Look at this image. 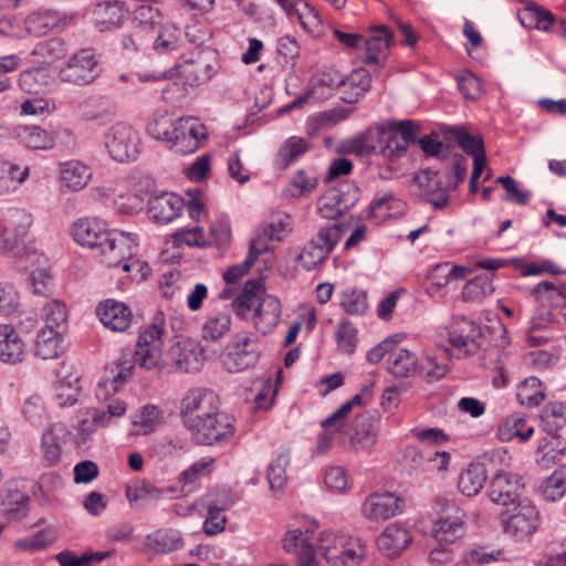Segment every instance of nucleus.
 <instances>
[{"mask_svg":"<svg viewBox=\"0 0 566 566\" xmlns=\"http://www.w3.org/2000/svg\"><path fill=\"white\" fill-rule=\"evenodd\" d=\"M158 321L157 318L138 337L136 356L140 367L155 368L163 359L164 364L172 370L189 373L191 370L188 363L189 354L184 352L178 344L172 345L164 355L161 354L164 328Z\"/></svg>","mask_w":566,"mask_h":566,"instance_id":"1","label":"nucleus"},{"mask_svg":"<svg viewBox=\"0 0 566 566\" xmlns=\"http://www.w3.org/2000/svg\"><path fill=\"white\" fill-rule=\"evenodd\" d=\"M499 520L503 533L515 543H528L542 525L541 512L528 500L507 507Z\"/></svg>","mask_w":566,"mask_h":566,"instance_id":"2","label":"nucleus"},{"mask_svg":"<svg viewBox=\"0 0 566 566\" xmlns=\"http://www.w3.org/2000/svg\"><path fill=\"white\" fill-rule=\"evenodd\" d=\"M541 428L551 436V439L544 438L538 442L537 452L544 457L552 454H564L566 450V440L562 439L559 431L566 426V402L549 401L541 411Z\"/></svg>","mask_w":566,"mask_h":566,"instance_id":"3","label":"nucleus"},{"mask_svg":"<svg viewBox=\"0 0 566 566\" xmlns=\"http://www.w3.org/2000/svg\"><path fill=\"white\" fill-rule=\"evenodd\" d=\"M103 72L101 55L93 48H84L73 53L60 71L63 82L80 86L95 82Z\"/></svg>","mask_w":566,"mask_h":566,"instance_id":"4","label":"nucleus"},{"mask_svg":"<svg viewBox=\"0 0 566 566\" xmlns=\"http://www.w3.org/2000/svg\"><path fill=\"white\" fill-rule=\"evenodd\" d=\"M218 410H220L219 396L207 388L189 389L180 402V417L188 430L203 418L210 419V416Z\"/></svg>","mask_w":566,"mask_h":566,"instance_id":"5","label":"nucleus"},{"mask_svg":"<svg viewBox=\"0 0 566 566\" xmlns=\"http://www.w3.org/2000/svg\"><path fill=\"white\" fill-rule=\"evenodd\" d=\"M261 344L258 337L237 334L227 345L222 363L228 371L238 373L253 367L260 358Z\"/></svg>","mask_w":566,"mask_h":566,"instance_id":"6","label":"nucleus"},{"mask_svg":"<svg viewBox=\"0 0 566 566\" xmlns=\"http://www.w3.org/2000/svg\"><path fill=\"white\" fill-rule=\"evenodd\" d=\"M344 229L338 224L321 228L318 233L303 248L298 255L301 265L312 271L323 264L329 253L342 240Z\"/></svg>","mask_w":566,"mask_h":566,"instance_id":"7","label":"nucleus"},{"mask_svg":"<svg viewBox=\"0 0 566 566\" xmlns=\"http://www.w3.org/2000/svg\"><path fill=\"white\" fill-rule=\"evenodd\" d=\"M33 223L32 214L22 208H8L0 218V253H10L23 242Z\"/></svg>","mask_w":566,"mask_h":566,"instance_id":"8","label":"nucleus"},{"mask_svg":"<svg viewBox=\"0 0 566 566\" xmlns=\"http://www.w3.org/2000/svg\"><path fill=\"white\" fill-rule=\"evenodd\" d=\"M139 135L128 124H114L104 136V144L109 156L118 163H129L139 154Z\"/></svg>","mask_w":566,"mask_h":566,"instance_id":"9","label":"nucleus"},{"mask_svg":"<svg viewBox=\"0 0 566 566\" xmlns=\"http://www.w3.org/2000/svg\"><path fill=\"white\" fill-rule=\"evenodd\" d=\"M234 419L223 411H216L209 418H203L199 423H195L189 430L192 439L198 444L213 446L222 443L234 434Z\"/></svg>","mask_w":566,"mask_h":566,"instance_id":"10","label":"nucleus"},{"mask_svg":"<svg viewBox=\"0 0 566 566\" xmlns=\"http://www.w3.org/2000/svg\"><path fill=\"white\" fill-rule=\"evenodd\" d=\"M208 138L207 127L195 117L177 118L170 148L177 154L188 155L197 151Z\"/></svg>","mask_w":566,"mask_h":566,"instance_id":"11","label":"nucleus"},{"mask_svg":"<svg viewBox=\"0 0 566 566\" xmlns=\"http://www.w3.org/2000/svg\"><path fill=\"white\" fill-rule=\"evenodd\" d=\"M181 490L177 485L156 486L146 479L137 480L126 490V496L133 509L144 511L157 505L163 500L179 497Z\"/></svg>","mask_w":566,"mask_h":566,"instance_id":"12","label":"nucleus"},{"mask_svg":"<svg viewBox=\"0 0 566 566\" xmlns=\"http://www.w3.org/2000/svg\"><path fill=\"white\" fill-rule=\"evenodd\" d=\"M101 249L102 262L108 268H117L128 263L138 251L135 235L126 232H109Z\"/></svg>","mask_w":566,"mask_h":566,"instance_id":"13","label":"nucleus"},{"mask_svg":"<svg viewBox=\"0 0 566 566\" xmlns=\"http://www.w3.org/2000/svg\"><path fill=\"white\" fill-rule=\"evenodd\" d=\"M379 419L369 411L357 415L350 426L339 432L348 437L344 444L354 451L373 447L378 438Z\"/></svg>","mask_w":566,"mask_h":566,"instance_id":"14","label":"nucleus"},{"mask_svg":"<svg viewBox=\"0 0 566 566\" xmlns=\"http://www.w3.org/2000/svg\"><path fill=\"white\" fill-rule=\"evenodd\" d=\"M524 488L522 478L510 472H499L491 480L489 486L490 500L496 504L509 506L520 502L521 491Z\"/></svg>","mask_w":566,"mask_h":566,"instance_id":"15","label":"nucleus"},{"mask_svg":"<svg viewBox=\"0 0 566 566\" xmlns=\"http://www.w3.org/2000/svg\"><path fill=\"white\" fill-rule=\"evenodd\" d=\"M93 23L99 32L120 28L128 19V10L119 0H105L94 4L92 9Z\"/></svg>","mask_w":566,"mask_h":566,"instance_id":"16","label":"nucleus"},{"mask_svg":"<svg viewBox=\"0 0 566 566\" xmlns=\"http://www.w3.org/2000/svg\"><path fill=\"white\" fill-rule=\"evenodd\" d=\"M403 500L394 493H373L366 497L361 505V512L368 520H388L401 513Z\"/></svg>","mask_w":566,"mask_h":566,"instance_id":"17","label":"nucleus"},{"mask_svg":"<svg viewBox=\"0 0 566 566\" xmlns=\"http://www.w3.org/2000/svg\"><path fill=\"white\" fill-rule=\"evenodd\" d=\"M482 336L478 324L467 317L454 318L449 331V343L454 348H463L465 354L473 355L479 349L478 339Z\"/></svg>","mask_w":566,"mask_h":566,"instance_id":"18","label":"nucleus"},{"mask_svg":"<svg viewBox=\"0 0 566 566\" xmlns=\"http://www.w3.org/2000/svg\"><path fill=\"white\" fill-rule=\"evenodd\" d=\"M133 365L127 359H118L117 363L106 368L105 374L97 382L96 397L107 400L113 394L117 392L132 377Z\"/></svg>","mask_w":566,"mask_h":566,"instance_id":"19","label":"nucleus"},{"mask_svg":"<svg viewBox=\"0 0 566 566\" xmlns=\"http://www.w3.org/2000/svg\"><path fill=\"white\" fill-rule=\"evenodd\" d=\"M72 234L78 244L93 249L99 248L107 240L109 232L103 220L82 218L73 224Z\"/></svg>","mask_w":566,"mask_h":566,"instance_id":"20","label":"nucleus"},{"mask_svg":"<svg viewBox=\"0 0 566 566\" xmlns=\"http://www.w3.org/2000/svg\"><path fill=\"white\" fill-rule=\"evenodd\" d=\"M282 305L280 300L271 294H263L253 312L254 327L261 334L271 333L280 323Z\"/></svg>","mask_w":566,"mask_h":566,"instance_id":"21","label":"nucleus"},{"mask_svg":"<svg viewBox=\"0 0 566 566\" xmlns=\"http://www.w3.org/2000/svg\"><path fill=\"white\" fill-rule=\"evenodd\" d=\"M96 312L103 325L114 332H124L132 323L130 308L113 298L101 302Z\"/></svg>","mask_w":566,"mask_h":566,"instance_id":"22","label":"nucleus"},{"mask_svg":"<svg viewBox=\"0 0 566 566\" xmlns=\"http://www.w3.org/2000/svg\"><path fill=\"white\" fill-rule=\"evenodd\" d=\"M25 356L27 346L17 329L10 324H0V361L15 365Z\"/></svg>","mask_w":566,"mask_h":566,"instance_id":"23","label":"nucleus"},{"mask_svg":"<svg viewBox=\"0 0 566 566\" xmlns=\"http://www.w3.org/2000/svg\"><path fill=\"white\" fill-rule=\"evenodd\" d=\"M386 369L395 379H412L419 374V357L407 348H398L387 357Z\"/></svg>","mask_w":566,"mask_h":566,"instance_id":"24","label":"nucleus"},{"mask_svg":"<svg viewBox=\"0 0 566 566\" xmlns=\"http://www.w3.org/2000/svg\"><path fill=\"white\" fill-rule=\"evenodd\" d=\"M147 206L149 214L156 222L168 223L180 214L185 201L175 193L163 192L150 197Z\"/></svg>","mask_w":566,"mask_h":566,"instance_id":"25","label":"nucleus"},{"mask_svg":"<svg viewBox=\"0 0 566 566\" xmlns=\"http://www.w3.org/2000/svg\"><path fill=\"white\" fill-rule=\"evenodd\" d=\"M464 513L440 516L431 528V536L438 544H453L465 533Z\"/></svg>","mask_w":566,"mask_h":566,"instance_id":"26","label":"nucleus"},{"mask_svg":"<svg viewBox=\"0 0 566 566\" xmlns=\"http://www.w3.org/2000/svg\"><path fill=\"white\" fill-rule=\"evenodd\" d=\"M283 548L285 552L294 553L297 556L300 566H314L315 549L314 543L308 536V531H289L283 538Z\"/></svg>","mask_w":566,"mask_h":566,"instance_id":"27","label":"nucleus"},{"mask_svg":"<svg viewBox=\"0 0 566 566\" xmlns=\"http://www.w3.org/2000/svg\"><path fill=\"white\" fill-rule=\"evenodd\" d=\"M412 541L410 532L397 524L388 525L377 538L379 551L388 557L398 556Z\"/></svg>","mask_w":566,"mask_h":566,"instance_id":"28","label":"nucleus"},{"mask_svg":"<svg viewBox=\"0 0 566 566\" xmlns=\"http://www.w3.org/2000/svg\"><path fill=\"white\" fill-rule=\"evenodd\" d=\"M392 40V34L386 25L375 27L374 34L365 40L366 55L364 63L379 65L387 57Z\"/></svg>","mask_w":566,"mask_h":566,"instance_id":"29","label":"nucleus"},{"mask_svg":"<svg viewBox=\"0 0 566 566\" xmlns=\"http://www.w3.org/2000/svg\"><path fill=\"white\" fill-rule=\"evenodd\" d=\"M10 134L31 149L48 150L54 147L53 135L41 126L18 125L13 127Z\"/></svg>","mask_w":566,"mask_h":566,"instance_id":"30","label":"nucleus"},{"mask_svg":"<svg viewBox=\"0 0 566 566\" xmlns=\"http://www.w3.org/2000/svg\"><path fill=\"white\" fill-rule=\"evenodd\" d=\"M373 385H365L361 388V392L355 395L350 400L343 403L337 410L331 416L321 421V427L327 429L333 427L335 431L340 432L347 424L349 413L355 406H361L366 399L371 398Z\"/></svg>","mask_w":566,"mask_h":566,"instance_id":"31","label":"nucleus"},{"mask_svg":"<svg viewBox=\"0 0 566 566\" xmlns=\"http://www.w3.org/2000/svg\"><path fill=\"white\" fill-rule=\"evenodd\" d=\"M486 458L482 461L472 462L460 474L458 486L462 494L467 496L476 495L484 486L488 479Z\"/></svg>","mask_w":566,"mask_h":566,"instance_id":"32","label":"nucleus"},{"mask_svg":"<svg viewBox=\"0 0 566 566\" xmlns=\"http://www.w3.org/2000/svg\"><path fill=\"white\" fill-rule=\"evenodd\" d=\"M384 136L385 125H379L376 129H366L346 142L345 150L360 157H370L377 154L379 138Z\"/></svg>","mask_w":566,"mask_h":566,"instance_id":"33","label":"nucleus"},{"mask_svg":"<svg viewBox=\"0 0 566 566\" xmlns=\"http://www.w3.org/2000/svg\"><path fill=\"white\" fill-rule=\"evenodd\" d=\"M106 426H108L106 413L101 412L98 409L91 408L81 412V418L76 426V434L74 436L76 448L85 446L97 427Z\"/></svg>","mask_w":566,"mask_h":566,"instance_id":"34","label":"nucleus"},{"mask_svg":"<svg viewBox=\"0 0 566 566\" xmlns=\"http://www.w3.org/2000/svg\"><path fill=\"white\" fill-rule=\"evenodd\" d=\"M63 334L41 327L35 337V355L42 359H54L63 353Z\"/></svg>","mask_w":566,"mask_h":566,"instance_id":"35","label":"nucleus"},{"mask_svg":"<svg viewBox=\"0 0 566 566\" xmlns=\"http://www.w3.org/2000/svg\"><path fill=\"white\" fill-rule=\"evenodd\" d=\"M534 433V427L527 426V419L520 413L509 416L497 429V438L501 441H511L517 437L521 442H526Z\"/></svg>","mask_w":566,"mask_h":566,"instance_id":"36","label":"nucleus"},{"mask_svg":"<svg viewBox=\"0 0 566 566\" xmlns=\"http://www.w3.org/2000/svg\"><path fill=\"white\" fill-rule=\"evenodd\" d=\"M213 462L214 459L212 457H205L185 469L178 478L181 492L184 489H187L188 492L196 491L199 488L200 479L212 471Z\"/></svg>","mask_w":566,"mask_h":566,"instance_id":"37","label":"nucleus"},{"mask_svg":"<svg viewBox=\"0 0 566 566\" xmlns=\"http://www.w3.org/2000/svg\"><path fill=\"white\" fill-rule=\"evenodd\" d=\"M182 44V31L171 24L158 27L156 29L153 49L158 54H166L178 50Z\"/></svg>","mask_w":566,"mask_h":566,"instance_id":"38","label":"nucleus"},{"mask_svg":"<svg viewBox=\"0 0 566 566\" xmlns=\"http://www.w3.org/2000/svg\"><path fill=\"white\" fill-rule=\"evenodd\" d=\"M339 306L352 316H363L368 311L367 292L357 287H347L340 292Z\"/></svg>","mask_w":566,"mask_h":566,"instance_id":"39","label":"nucleus"},{"mask_svg":"<svg viewBox=\"0 0 566 566\" xmlns=\"http://www.w3.org/2000/svg\"><path fill=\"white\" fill-rule=\"evenodd\" d=\"M494 292L493 275L482 274L468 281L461 292L464 302L479 303Z\"/></svg>","mask_w":566,"mask_h":566,"instance_id":"40","label":"nucleus"},{"mask_svg":"<svg viewBox=\"0 0 566 566\" xmlns=\"http://www.w3.org/2000/svg\"><path fill=\"white\" fill-rule=\"evenodd\" d=\"M91 169L80 161L65 163L61 179L65 187L77 191L84 188L91 179Z\"/></svg>","mask_w":566,"mask_h":566,"instance_id":"41","label":"nucleus"},{"mask_svg":"<svg viewBox=\"0 0 566 566\" xmlns=\"http://www.w3.org/2000/svg\"><path fill=\"white\" fill-rule=\"evenodd\" d=\"M177 119H174L166 111L155 112L147 124V134L158 140L170 143Z\"/></svg>","mask_w":566,"mask_h":566,"instance_id":"42","label":"nucleus"},{"mask_svg":"<svg viewBox=\"0 0 566 566\" xmlns=\"http://www.w3.org/2000/svg\"><path fill=\"white\" fill-rule=\"evenodd\" d=\"M29 176V168L21 167L0 157V193L14 190L15 184L23 182Z\"/></svg>","mask_w":566,"mask_h":566,"instance_id":"43","label":"nucleus"},{"mask_svg":"<svg viewBox=\"0 0 566 566\" xmlns=\"http://www.w3.org/2000/svg\"><path fill=\"white\" fill-rule=\"evenodd\" d=\"M113 555L114 551H106L86 552L81 556H76L73 552L66 549L56 554L55 558L60 566H94Z\"/></svg>","mask_w":566,"mask_h":566,"instance_id":"44","label":"nucleus"},{"mask_svg":"<svg viewBox=\"0 0 566 566\" xmlns=\"http://www.w3.org/2000/svg\"><path fill=\"white\" fill-rule=\"evenodd\" d=\"M343 86H353L355 93H349L346 98V104L356 103L366 92L369 91L371 85V76L369 72L363 67L353 70L348 75H344Z\"/></svg>","mask_w":566,"mask_h":566,"instance_id":"45","label":"nucleus"},{"mask_svg":"<svg viewBox=\"0 0 566 566\" xmlns=\"http://www.w3.org/2000/svg\"><path fill=\"white\" fill-rule=\"evenodd\" d=\"M44 328L64 333L67 328V314L64 304L56 300L48 302L42 308Z\"/></svg>","mask_w":566,"mask_h":566,"instance_id":"46","label":"nucleus"},{"mask_svg":"<svg viewBox=\"0 0 566 566\" xmlns=\"http://www.w3.org/2000/svg\"><path fill=\"white\" fill-rule=\"evenodd\" d=\"M64 430L61 423L50 426L42 436L43 455L50 465H54L61 460L62 448L57 432Z\"/></svg>","mask_w":566,"mask_h":566,"instance_id":"47","label":"nucleus"},{"mask_svg":"<svg viewBox=\"0 0 566 566\" xmlns=\"http://www.w3.org/2000/svg\"><path fill=\"white\" fill-rule=\"evenodd\" d=\"M337 347L342 354L352 355L357 347V328L346 318L338 322L334 332Z\"/></svg>","mask_w":566,"mask_h":566,"instance_id":"48","label":"nucleus"},{"mask_svg":"<svg viewBox=\"0 0 566 566\" xmlns=\"http://www.w3.org/2000/svg\"><path fill=\"white\" fill-rule=\"evenodd\" d=\"M328 193L339 201V206L346 211L350 210L360 198V189L354 181H343L327 189Z\"/></svg>","mask_w":566,"mask_h":566,"instance_id":"49","label":"nucleus"},{"mask_svg":"<svg viewBox=\"0 0 566 566\" xmlns=\"http://www.w3.org/2000/svg\"><path fill=\"white\" fill-rule=\"evenodd\" d=\"M542 492L547 501H556L566 492V465L557 468L542 485Z\"/></svg>","mask_w":566,"mask_h":566,"instance_id":"50","label":"nucleus"},{"mask_svg":"<svg viewBox=\"0 0 566 566\" xmlns=\"http://www.w3.org/2000/svg\"><path fill=\"white\" fill-rule=\"evenodd\" d=\"M542 382L537 377L526 378L518 386L517 398L522 405L538 406L544 400Z\"/></svg>","mask_w":566,"mask_h":566,"instance_id":"51","label":"nucleus"},{"mask_svg":"<svg viewBox=\"0 0 566 566\" xmlns=\"http://www.w3.org/2000/svg\"><path fill=\"white\" fill-rule=\"evenodd\" d=\"M379 153L390 161H395L407 153V147L403 145L399 136L394 133L390 127H385V136L379 138Z\"/></svg>","mask_w":566,"mask_h":566,"instance_id":"52","label":"nucleus"},{"mask_svg":"<svg viewBox=\"0 0 566 566\" xmlns=\"http://www.w3.org/2000/svg\"><path fill=\"white\" fill-rule=\"evenodd\" d=\"M231 325L229 313H217L207 318L202 327V337L209 340H217L224 336Z\"/></svg>","mask_w":566,"mask_h":566,"instance_id":"53","label":"nucleus"},{"mask_svg":"<svg viewBox=\"0 0 566 566\" xmlns=\"http://www.w3.org/2000/svg\"><path fill=\"white\" fill-rule=\"evenodd\" d=\"M290 458L286 453H280L268 467L266 478L272 491L282 490L286 483V468Z\"/></svg>","mask_w":566,"mask_h":566,"instance_id":"54","label":"nucleus"},{"mask_svg":"<svg viewBox=\"0 0 566 566\" xmlns=\"http://www.w3.org/2000/svg\"><path fill=\"white\" fill-rule=\"evenodd\" d=\"M56 537L57 535L55 530L48 527L40 530L29 537L18 539L15 542V546L24 551H41L50 546Z\"/></svg>","mask_w":566,"mask_h":566,"instance_id":"55","label":"nucleus"},{"mask_svg":"<svg viewBox=\"0 0 566 566\" xmlns=\"http://www.w3.org/2000/svg\"><path fill=\"white\" fill-rule=\"evenodd\" d=\"M78 392V378H74V384L70 380H59L54 385V402L61 408L71 407L77 402Z\"/></svg>","mask_w":566,"mask_h":566,"instance_id":"56","label":"nucleus"},{"mask_svg":"<svg viewBox=\"0 0 566 566\" xmlns=\"http://www.w3.org/2000/svg\"><path fill=\"white\" fill-rule=\"evenodd\" d=\"M227 509V504L219 506L214 502L208 503V515L203 522V533L206 535L213 536L224 530L227 517L224 516L223 512Z\"/></svg>","mask_w":566,"mask_h":566,"instance_id":"57","label":"nucleus"},{"mask_svg":"<svg viewBox=\"0 0 566 566\" xmlns=\"http://www.w3.org/2000/svg\"><path fill=\"white\" fill-rule=\"evenodd\" d=\"M32 54L42 57L44 62L51 63L64 56V42L57 38L41 41L34 46Z\"/></svg>","mask_w":566,"mask_h":566,"instance_id":"58","label":"nucleus"},{"mask_svg":"<svg viewBox=\"0 0 566 566\" xmlns=\"http://www.w3.org/2000/svg\"><path fill=\"white\" fill-rule=\"evenodd\" d=\"M29 501V496L20 492L9 494L2 501L3 513L8 518L20 520L27 515Z\"/></svg>","mask_w":566,"mask_h":566,"instance_id":"59","label":"nucleus"},{"mask_svg":"<svg viewBox=\"0 0 566 566\" xmlns=\"http://www.w3.org/2000/svg\"><path fill=\"white\" fill-rule=\"evenodd\" d=\"M317 187V178L308 176L304 170H298L295 177L285 188V196L298 198L307 192L313 191Z\"/></svg>","mask_w":566,"mask_h":566,"instance_id":"60","label":"nucleus"},{"mask_svg":"<svg viewBox=\"0 0 566 566\" xmlns=\"http://www.w3.org/2000/svg\"><path fill=\"white\" fill-rule=\"evenodd\" d=\"M133 23L138 27L156 30L161 24L160 12L150 4H140L134 11Z\"/></svg>","mask_w":566,"mask_h":566,"instance_id":"61","label":"nucleus"},{"mask_svg":"<svg viewBox=\"0 0 566 566\" xmlns=\"http://www.w3.org/2000/svg\"><path fill=\"white\" fill-rule=\"evenodd\" d=\"M390 129L399 135V138L408 148L409 145H416L420 138H418V134L420 132V126L410 120H398V122H389Z\"/></svg>","mask_w":566,"mask_h":566,"instance_id":"62","label":"nucleus"},{"mask_svg":"<svg viewBox=\"0 0 566 566\" xmlns=\"http://www.w3.org/2000/svg\"><path fill=\"white\" fill-rule=\"evenodd\" d=\"M468 161L462 155H455L451 166L446 171V187L451 191L457 190L467 177Z\"/></svg>","mask_w":566,"mask_h":566,"instance_id":"63","label":"nucleus"},{"mask_svg":"<svg viewBox=\"0 0 566 566\" xmlns=\"http://www.w3.org/2000/svg\"><path fill=\"white\" fill-rule=\"evenodd\" d=\"M172 240L178 247L185 244L188 247L206 248L210 244L205 240L201 227L180 229L172 234Z\"/></svg>","mask_w":566,"mask_h":566,"instance_id":"64","label":"nucleus"}]
</instances>
